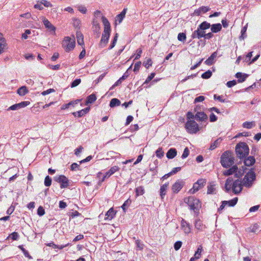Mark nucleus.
<instances>
[{
  "mask_svg": "<svg viewBox=\"0 0 261 261\" xmlns=\"http://www.w3.org/2000/svg\"><path fill=\"white\" fill-rule=\"evenodd\" d=\"M155 73L152 72L148 76L145 81L143 84L142 86H144L145 84H148L154 77Z\"/></svg>",
  "mask_w": 261,
  "mask_h": 261,
  "instance_id": "obj_52",
  "label": "nucleus"
},
{
  "mask_svg": "<svg viewBox=\"0 0 261 261\" xmlns=\"http://www.w3.org/2000/svg\"><path fill=\"white\" fill-rule=\"evenodd\" d=\"M212 75V72L210 70H208L206 72L201 74V77L203 79H208Z\"/></svg>",
  "mask_w": 261,
  "mask_h": 261,
  "instance_id": "obj_51",
  "label": "nucleus"
},
{
  "mask_svg": "<svg viewBox=\"0 0 261 261\" xmlns=\"http://www.w3.org/2000/svg\"><path fill=\"white\" fill-rule=\"evenodd\" d=\"M101 19L103 24L104 25V31L103 33H104L105 34H108L109 36H110L111 29L110 23L109 20L106 17L103 16H102Z\"/></svg>",
  "mask_w": 261,
  "mask_h": 261,
  "instance_id": "obj_10",
  "label": "nucleus"
},
{
  "mask_svg": "<svg viewBox=\"0 0 261 261\" xmlns=\"http://www.w3.org/2000/svg\"><path fill=\"white\" fill-rule=\"evenodd\" d=\"M184 202L188 204L190 210L193 211L198 215L199 210L201 207V202L199 199L194 196H189L184 199Z\"/></svg>",
  "mask_w": 261,
  "mask_h": 261,
  "instance_id": "obj_1",
  "label": "nucleus"
},
{
  "mask_svg": "<svg viewBox=\"0 0 261 261\" xmlns=\"http://www.w3.org/2000/svg\"><path fill=\"white\" fill-rule=\"evenodd\" d=\"M10 237L13 241L17 240L19 238V234L17 232H13L10 235Z\"/></svg>",
  "mask_w": 261,
  "mask_h": 261,
  "instance_id": "obj_62",
  "label": "nucleus"
},
{
  "mask_svg": "<svg viewBox=\"0 0 261 261\" xmlns=\"http://www.w3.org/2000/svg\"><path fill=\"white\" fill-rule=\"evenodd\" d=\"M119 170V168L118 166H115L112 167L110 170H109L107 172H106L105 174L101 177L103 178L104 180L106 178H108L110 176L113 174L115 172L118 171Z\"/></svg>",
  "mask_w": 261,
  "mask_h": 261,
  "instance_id": "obj_17",
  "label": "nucleus"
},
{
  "mask_svg": "<svg viewBox=\"0 0 261 261\" xmlns=\"http://www.w3.org/2000/svg\"><path fill=\"white\" fill-rule=\"evenodd\" d=\"M155 154L158 158L162 159L164 155V152L163 151V148L162 147H159L155 151Z\"/></svg>",
  "mask_w": 261,
  "mask_h": 261,
  "instance_id": "obj_50",
  "label": "nucleus"
},
{
  "mask_svg": "<svg viewBox=\"0 0 261 261\" xmlns=\"http://www.w3.org/2000/svg\"><path fill=\"white\" fill-rule=\"evenodd\" d=\"M182 244V242L180 241H176L174 244V249L176 251L178 250L181 247Z\"/></svg>",
  "mask_w": 261,
  "mask_h": 261,
  "instance_id": "obj_61",
  "label": "nucleus"
},
{
  "mask_svg": "<svg viewBox=\"0 0 261 261\" xmlns=\"http://www.w3.org/2000/svg\"><path fill=\"white\" fill-rule=\"evenodd\" d=\"M96 99L97 97L96 94L95 93H92L87 96L85 101V105H88L89 103H92L96 100Z\"/></svg>",
  "mask_w": 261,
  "mask_h": 261,
  "instance_id": "obj_32",
  "label": "nucleus"
},
{
  "mask_svg": "<svg viewBox=\"0 0 261 261\" xmlns=\"http://www.w3.org/2000/svg\"><path fill=\"white\" fill-rule=\"evenodd\" d=\"M215 185L213 183H210L207 186V194H216L215 191H216V189L215 188Z\"/></svg>",
  "mask_w": 261,
  "mask_h": 261,
  "instance_id": "obj_41",
  "label": "nucleus"
},
{
  "mask_svg": "<svg viewBox=\"0 0 261 261\" xmlns=\"http://www.w3.org/2000/svg\"><path fill=\"white\" fill-rule=\"evenodd\" d=\"M106 75V73H102V74H101L96 80H94L93 81V84L96 85L97 84H98L100 81H101L102 80V79H103V77L105 76Z\"/></svg>",
  "mask_w": 261,
  "mask_h": 261,
  "instance_id": "obj_60",
  "label": "nucleus"
},
{
  "mask_svg": "<svg viewBox=\"0 0 261 261\" xmlns=\"http://www.w3.org/2000/svg\"><path fill=\"white\" fill-rule=\"evenodd\" d=\"M195 119L198 121L206 122L208 120L207 115L203 112H197Z\"/></svg>",
  "mask_w": 261,
  "mask_h": 261,
  "instance_id": "obj_12",
  "label": "nucleus"
},
{
  "mask_svg": "<svg viewBox=\"0 0 261 261\" xmlns=\"http://www.w3.org/2000/svg\"><path fill=\"white\" fill-rule=\"evenodd\" d=\"M80 24H81V20L79 19L74 18L73 19V25L75 28H78L79 29L80 27Z\"/></svg>",
  "mask_w": 261,
  "mask_h": 261,
  "instance_id": "obj_58",
  "label": "nucleus"
},
{
  "mask_svg": "<svg viewBox=\"0 0 261 261\" xmlns=\"http://www.w3.org/2000/svg\"><path fill=\"white\" fill-rule=\"evenodd\" d=\"M238 170V167L237 165H232L229 168L223 172V174L225 176H229L236 172Z\"/></svg>",
  "mask_w": 261,
  "mask_h": 261,
  "instance_id": "obj_23",
  "label": "nucleus"
},
{
  "mask_svg": "<svg viewBox=\"0 0 261 261\" xmlns=\"http://www.w3.org/2000/svg\"><path fill=\"white\" fill-rule=\"evenodd\" d=\"M181 227L186 233H189L190 232L191 229V226L190 224L184 219H182L181 221Z\"/></svg>",
  "mask_w": 261,
  "mask_h": 261,
  "instance_id": "obj_19",
  "label": "nucleus"
},
{
  "mask_svg": "<svg viewBox=\"0 0 261 261\" xmlns=\"http://www.w3.org/2000/svg\"><path fill=\"white\" fill-rule=\"evenodd\" d=\"M204 33L202 31L200 30L198 27H197V29L195 30L191 35L192 39H201L202 38H204Z\"/></svg>",
  "mask_w": 261,
  "mask_h": 261,
  "instance_id": "obj_15",
  "label": "nucleus"
},
{
  "mask_svg": "<svg viewBox=\"0 0 261 261\" xmlns=\"http://www.w3.org/2000/svg\"><path fill=\"white\" fill-rule=\"evenodd\" d=\"M132 203V200L130 198H128L125 202L123 203L122 205L121 206V208L123 210L124 213H125L126 210L128 207Z\"/></svg>",
  "mask_w": 261,
  "mask_h": 261,
  "instance_id": "obj_42",
  "label": "nucleus"
},
{
  "mask_svg": "<svg viewBox=\"0 0 261 261\" xmlns=\"http://www.w3.org/2000/svg\"><path fill=\"white\" fill-rule=\"evenodd\" d=\"M120 104L121 102L118 99L114 98L111 100L109 106L111 108H114L120 106Z\"/></svg>",
  "mask_w": 261,
  "mask_h": 261,
  "instance_id": "obj_37",
  "label": "nucleus"
},
{
  "mask_svg": "<svg viewBox=\"0 0 261 261\" xmlns=\"http://www.w3.org/2000/svg\"><path fill=\"white\" fill-rule=\"evenodd\" d=\"M75 45V40H72L69 37H65L62 42V46L65 48L66 52H69L72 50Z\"/></svg>",
  "mask_w": 261,
  "mask_h": 261,
  "instance_id": "obj_6",
  "label": "nucleus"
},
{
  "mask_svg": "<svg viewBox=\"0 0 261 261\" xmlns=\"http://www.w3.org/2000/svg\"><path fill=\"white\" fill-rule=\"evenodd\" d=\"M243 186V183L241 180L239 179L234 180L232 184V192L236 195L239 194L242 191Z\"/></svg>",
  "mask_w": 261,
  "mask_h": 261,
  "instance_id": "obj_8",
  "label": "nucleus"
},
{
  "mask_svg": "<svg viewBox=\"0 0 261 261\" xmlns=\"http://www.w3.org/2000/svg\"><path fill=\"white\" fill-rule=\"evenodd\" d=\"M246 175H249L248 177L253 181H254L256 179V174L254 172V168H251L249 171Z\"/></svg>",
  "mask_w": 261,
  "mask_h": 261,
  "instance_id": "obj_40",
  "label": "nucleus"
},
{
  "mask_svg": "<svg viewBox=\"0 0 261 261\" xmlns=\"http://www.w3.org/2000/svg\"><path fill=\"white\" fill-rule=\"evenodd\" d=\"M52 183V179L49 175H46L45 177L44 184L45 186L49 187Z\"/></svg>",
  "mask_w": 261,
  "mask_h": 261,
  "instance_id": "obj_49",
  "label": "nucleus"
},
{
  "mask_svg": "<svg viewBox=\"0 0 261 261\" xmlns=\"http://www.w3.org/2000/svg\"><path fill=\"white\" fill-rule=\"evenodd\" d=\"M177 39L182 42H185L186 40V34L185 33H179L177 36Z\"/></svg>",
  "mask_w": 261,
  "mask_h": 261,
  "instance_id": "obj_53",
  "label": "nucleus"
},
{
  "mask_svg": "<svg viewBox=\"0 0 261 261\" xmlns=\"http://www.w3.org/2000/svg\"><path fill=\"white\" fill-rule=\"evenodd\" d=\"M235 151L237 156L240 159H243L248 155L249 148L245 142H240L236 145Z\"/></svg>",
  "mask_w": 261,
  "mask_h": 261,
  "instance_id": "obj_2",
  "label": "nucleus"
},
{
  "mask_svg": "<svg viewBox=\"0 0 261 261\" xmlns=\"http://www.w3.org/2000/svg\"><path fill=\"white\" fill-rule=\"evenodd\" d=\"M222 141V139L221 137L218 138L213 143H211L209 149L211 150L215 149L220 144Z\"/></svg>",
  "mask_w": 261,
  "mask_h": 261,
  "instance_id": "obj_35",
  "label": "nucleus"
},
{
  "mask_svg": "<svg viewBox=\"0 0 261 261\" xmlns=\"http://www.w3.org/2000/svg\"><path fill=\"white\" fill-rule=\"evenodd\" d=\"M116 214V212L112 207L106 213V216L107 218L106 219L110 220H112L115 217Z\"/></svg>",
  "mask_w": 261,
  "mask_h": 261,
  "instance_id": "obj_30",
  "label": "nucleus"
},
{
  "mask_svg": "<svg viewBox=\"0 0 261 261\" xmlns=\"http://www.w3.org/2000/svg\"><path fill=\"white\" fill-rule=\"evenodd\" d=\"M206 179L203 178L197 180V181L193 184V188L189 190V193L192 194H194L203 188L206 184Z\"/></svg>",
  "mask_w": 261,
  "mask_h": 261,
  "instance_id": "obj_7",
  "label": "nucleus"
},
{
  "mask_svg": "<svg viewBox=\"0 0 261 261\" xmlns=\"http://www.w3.org/2000/svg\"><path fill=\"white\" fill-rule=\"evenodd\" d=\"M90 110V107H87V108H86L85 109H82V110H81L80 111H77V112H73L72 113V114L74 117H81L83 116H84L85 114H86L88 113H89Z\"/></svg>",
  "mask_w": 261,
  "mask_h": 261,
  "instance_id": "obj_18",
  "label": "nucleus"
},
{
  "mask_svg": "<svg viewBox=\"0 0 261 261\" xmlns=\"http://www.w3.org/2000/svg\"><path fill=\"white\" fill-rule=\"evenodd\" d=\"M195 227L198 230L202 231L205 228V225L200 219H196L195 221Z\"/></svg>",
  "mask_w": 261,
  "mask_h": 261,
  "instance_id": "obj_33",
  "label": "nucleus"
},
{
  "mask_svg": "<svg viewBox=\"0 0 261 261\" xmlns=\"http://www.w3.org/2000/svg\"><path fill=\"white\" fill-rule=\"evenodd\" d=\"M234 159L232 153L229 150L223 152L220 158V163L224 168L230 167L234 164Z\"/></svg>",
  "mask_w": 261,
  "mask_h": 261,
  "instance_id": "obj_3",
  "label": "nucleus"
},
{
  "mask_svg": "<svg viewBox=\"0 0 261 261\" xmlns=\"http://www.w3.org/2000/svg\"><path fill=\"white\" fill-rule=\"evenodd\" d=\"M249 175H245L243 179L242 183L243 186L247 187V188H250L252 185V182L253 181L251 180L248 177Z\"/></svg>",
  "mask_w": 261,
  "mask_h": 261,
  "instance_id": "obj_25",
  "label": "nucleus"
},
{
  "mask_svg": "<svg viewBox=\"0 0 261 261\" xmlns=\"http://www.w3.org/2000/svg\"><path fill=\"white\" fill-rule=\"evenodd\" d=\"M169 186V182L165 183V184L163 185L160 190V195L161 196V197L162 199H163L164 196L166 194V191L167 189V188Z\"/></svg>",
  "mask_w": 261,
  "mask_h": 261,
  "instance_id": "obj_29",
  "label": "nucleus"
},
{
  "mask_svg": "<svg viewBox=\"0 0 261 261\" xmlns=\"http://www.w3.org/2000/svg\"><path fill=\"white\" fill-rule=\"evenodd\" d=\"M152 64V62L150 58L147 59V60L144 61L143 63V66H144L147 69L149 68V67L151 66Z\"/></svg>",
  "mask_w": 261,
  "mask_h": 261,
  "instance_id": "obj_56",
  "label": "nucleus"
},
{
  "mask_svg": "<svg viewBox=\"0 0 261 261\" xmlns=\"http://www.w3.org/2000/svg\"><path fill=\"white\" fill-rule=\"evenodd\" d=\"M177 155V150L175 148H170L166 153V156L168 159H172Z\"/></svg>",
  "mask_w": 261,
  "mask_h": 261,
  "instance_id": "obj_24",
  "label": "nucleus"
},
{
  "mask_svg": "<svg viewBox=\"0 0 261 261\" xmlns=\"http://www.w3.org/2000/svg\"><path fill=\"white\" fill-rule=\"evenodd\" d=\"M248 76V74L246 73H243L240 72H237L235 75V77L238 79L237 82L239 83L244 82Z\"/></svg>",
  "mask_w": 261,
  "mask_h": 261,
  "instance_id": "obj_22",
  "label": "nucleus"
},
{
  "mask_svg": "<svg viewBox=\"0 0 261 261\" xmlns=\"http://www.w3.org/2000/svg\"><path fill=\"white\" fill-rule=\"evenodd\" d=\"M81 82V80L80 79H76L73 81H72L70 84V87L71 88L75 87L78 86Z\"/></svg>",
  "mask_w": 261,
  "mask_h": 261,
  "instance_id": "obj_55",
  "label": "nucleus"
},
{
  "mask_svg": "<svg viewBox=\"0 0 261 261\" xmlns=\"http://www.w3.org/2000/svg\"><path fill=\"white\" fill-rule=\"evenodd\" d=\"M28 92L29 90L25 86H21L17 90V93L20 96H24Z\"/></svg>",
  "mask_w": 261,
  "mask_h": 261,
  "instance_id": "obj_34",
  "label": "nucleus"
},
{
  "mask_svg": "<svg viewBox=\"0 0 261 261\" xmlns=\"http://www.w3.org/2000/svg\"><path fill=\"white\" fill-rule=\"evenodd\" d=\"M77 9L78 10L83 14H86L87 11V8L83 5L78 6Z\"/></svg>",
  "mask_w": 261,
  "mask_h": 261,
  "instance_id": "obj_63",
  "label": "nucleus"
},
{
  "mask_svg": "<svg viewBox=\"0 0 261 261\" xmlns=\"http://www.w3.org/2000/svg\"><path fill=\"white\" fill-rule=\"evenodd\" d=\"M102 173L101 172H99L96 175V178L99 179V181L97 182L98 186H101L102 182L105 181L103 178H101Z\"/></svg>",
  "mask_w": 261,
  "mask_h": 261,
  "instance_id": "obj_54",
  "label": "nucleus"
},
{
  "mask_svg": "<svg viewBox=\"0 0 261 261\" xmlns=\"http://www.w3.org/2000/svg\"><path fill=\"white\" fill-rule=\"evenodd\" d=\"M37 215L39 216H42L45 214V210L43 206H40L37 209Z\"/></svg>",
  "mask_w": 261,
  "mask_h": 261,
  "instance_id": "obj_59",
  "label": "nucleus"
},
{
  "mask_svg": "<svg viewBox=\"0 0 261 261\" xmlns=\"http://www.w3.org/2000/svg\"><path fill=\"white\" fill-rule=\"evenodd\" d=\"M141 65V61H138L136 63H135V66H134V71L135 72H137L139 70Z\"/></svg>",
  "mask_w": 261,
  "mask_h": 261,
  "instance_id": "obj_64",
  "label": "nucleus"
},
{
  "mask_svg": "<svg viewBox=\"0 0 261 261\" xmlns=\"http://www.w3.org/2000/svg\"><path fill=\"white\" fill-rule=\"evenodd\" d=\"M247 170V168L245 167L242 170L240 169L238 170V169L237 170L236 172L234 173V176L236 177L237 178H240L242 177L244 173L245 172L246 170Z\"/></svg>",
  "mask_w": 261,
  "mask_h": 261,
  "instance_id": "obj_46",
  "label": "nucleus"
},
{
  "mask_svg": "<svg viewBox=\"0 0 261 261\" xmlns=\"http://www.w3.org/2000/svg\"><path fill=\"white\" fill-rule=\"evenodd\" d=\"M5 40L2 37H0V54L4 52L6 49Z\"/></svg>",
  "mask_w": 261,
  "mask_h": 261,
  "instance_id": "obj_44",
  "label": "nucleus"
},
{
  "mask_svg": "<svg viewBox=\"0 0 261 261\" xmlns=\"http://www.w3.org/2000/svg\"><path fill=\"white\" fill-rule=\"evenodd\" d=\"M211 10V8L208 7L206 6H202L199 8L196 9L193 15L199 16L201 13H205L206 12L209 11Z\"/></svg>",
  "mask_w": 261,
  "mask_h": 261,
  "instance_id": "obj_14",
  "label": "nucleus"
},
{
  "mask_svg": "<svg viewBox=\"0 0 261 261\" xmlns=\"http://www.w3.org/2000/svg\"><path fill=\"white\" fill-rule=\"evenodd\" d=\"M247 29V24L245 25L244 27H243L241 31V36L239 37V39L240 40H242L245 39L247 37V34H246V31Z\"/></svg>",
  "mask_w": 261,
  "mask_h": 261,
  "instance_id": "obj_38",
  "label": "nucleus"
},
{
  "mask_svg": "<svg viewBox=\"0 0 261 261\" xmlns=\"http://www.w3.org/2000/svg\"><path fill=\"white\" fill-rule=\"evenodd\" d=\"M185 127L190 134H196L199 130L198 124L194 120H188L185 123Z\"/></svg>",
  "mask_w": 261,
  "mask_h": 261,
  "instance_id": "obj_4",
  "label": "nucleus"
},
{
  "mask_svg": "<svg viewBox=\"0 0 261 261\" xmlns=\"http://www.w3.org/2000/svg\"><path fill=\"white\" fill-rule=\"evenodd\" d=\"M43 22L45 27L49 30L50 34L52 35H55L56 28L50 22V21L48 19L44 18L43 20Z\"/></svg>",
  "mask_w": 261,
  "mask_h": 261,
  "instance_id": "obj_13",
  "label": "nucleus"
},
{
  "mask_svg": "<svg viewBox=\"0 0 261 261\" xmlns=\"http://www.w3.org/2000/svg\"><path fill=\"white\" fill-rule=\"evenodd\" d=\"M252 53H253V51H250V52L248 53L245 57H243L244 62H248L249 61L250 62L251 60V58L252 56Z\"/></svg>",
  "mask_w": 261,
  "mask_h": 261,
  "instance_id": "obj_57",
  "label": "nucleus"
},
{
  "mask_svg": "<svg viewBox=\"0 0 261 261\" xmlns=\"http://www.w3.org/2000/svg\"><path fill=\"white\" fill-rule=\"evenodd\" d=\"M222 25L220 23H214L211 25V30L212 33H217L222 30Z\"/></svg>",
  "mask_w": 261,
  "mask_h": 261,
  "instance_id": "obj_26",
  "label": "nucleus"
},
{
  "mask_svg": "<svg viewBox=\"0 0 261 261\" xmlns=\"http://www.w3.org/2000/svg\"><path fill=\"white\" fill-rule=\"evenodd\" d=\"M242 126L244 128L250 129L255 126V123L254 121H251V122L246 121L243 123Z\"/></svg>",
  "mask_w": 261,
  "mask_h": 261,
  "instance_id": "obj_48",
  "label": "nucleus"
},
{
  "mask_svg": "<svg viewBox=\"0 0 261 261\" xmlns=\"http://www.w3.org/2000/svg\"><path fill=\"white\" fill-rule=\"evenodd\" d=\"M18 248L21 250V251L23 252L25 257H28L29 259H32L33 257L31 256L29 253V252L25 249V248L23 247V245L18 246Z\"/></svg>",
  "mask_w": 261,
  "mask_h": 261,
  "instance_id": "obj_47",
  "label": "nucleus"
},
{
  "mask_svg": "<svg viewBox=\"0 0 261 261\" xmlns=\"http://www.w3.org/2000/svg\"><path fill=\"white\" fill-rule=\"evenodd\" d=\"M244 163L245 166L250 167L255 163V159L253 155L246 156L244 159Z\"/></svg>",
  "mask_w": 261,
  "mask_h": 261,
  "instance_id": "obj_16",
  "label": "nucleus"
},
{
  "mask_svg": "<svg viewBox=\"0 0 261 261\" xmlns=\"http://www.w3.org/2000/svg\"><path fill=\"white\" fill-rule=\"evenodd\" d=\"M198 27L199 28V29L202 31L203 32H205V30L210 28L211 27V24H210V23L206 21H204L203 22H202V23H201L198 26Z\"/></svg>",
  "mask_w": 261,
  "mask_h": 261,
  "instance_id": "obj_31",
  "label": "nucleus"
},
{
  "mask_svg": "<svg viewBox=\"0 0 261 261\" xmlns=\"http://www.w3.org/2000/svg\"><path fill=\"white\" fill-rule=\"evenodd\" d=\"M145 192L143 187L140 186L135 189L136 196L138 197L140 195L144 194Z\"/></svg>",
  "mask_w": 261,
  "mask_h": 261,
  "instance_id": "obj_43",
  "label": "nucleus"
},
{
  "mask_svg": "<svg viewBox=\"0 0 261 261\" xmlns=\"http://www.w3.org/2000/svg\"><path fill=\"white\" fill-rule=\"evenodd\" d=\"M30 103V101H24L21 102L14 104L8 108V110H16L21 108H24Z\"/></svg>",
  "mask_w": 261,
  "mask_h": 261,
  "instance_id": "obj_11",
  "label": "nucleus"
},
{
  "mask_svg": "<svg viewBox=\"0 0 261 261\" xmlns=\"http://www.w3.org/2000/svg\"><path fill=\"white\" fill-rule=\"evenodd\" d=\"M185 185V182L182 179H178L172 185L171 190L173 193H178Z\"/></svg>",
  "mask_w": 261,
  "mask_h": 261,
  "instance_id": "obj_9",
  "label": "nucleus"
},
{
  "mask_svg": "<svg viewBox=\"0 0 261 261\" xmlns=\"http://www.w3.org/2000/svg\"><path fill=\"white\" fill-rule=\"evenodd\" d=\"M226 202V205H228L229 206H234L236 205V204L237 203L238 201V197H234L233 199L230 200H224Z\"/></svg>",
  "mask_w": 261,
  "mask_h": 261,
  "instance_id": "obj_39",
  "label": "nucleus"
},
{
  "mask_svg": "<svg viewBox=\"0 0 261 261\" xmlns=\"http://www.w3.org/2000/svg\"><path fill=\"white\" fill-rule=\"evenodd\" d=\"M110 36L108 34H105L104 33L102 34V37L99 43L100 47L102 48L106 46L109 41Z\"/></svg>",
  "mask_w": 261,
  "mask_h": 261,
  "instance_id": "obj_20",
  "label": "nucleus"
},
{
  "mask_svg": "<svg viewBox=\"0 0 261 261\" xmlns=\"http://www.w3.org/2000/svg\"><path fill=\"white\" fill-rule=\"evenodd\" d=\"M217 56V52L215 51L206 60L204 63L208 66L213 65L215 63V59Z\"/></svg>",
  "mask_w": 261,
  "mask_h": 261,
  "instance_id": "obj_21",
  "label": "nucleus"
},
{
  "mask_svg": "<svg viewBox=\"0 0 261 261\" xmlns=\"http://www.w3.org/2000/svg\"><path fill=\"white\" fill-rule=\"evenodd\" d=\"M93 25L94 27V32L96 34L97 37H99L100 34V27L99 23L97 20H93L92 22Z\"/></svg>",
  "mask_w": 261,
  "mask_h": 261,
  "instance_id": "obj_27",
  "label": "nucleus"
},
{
  "mask_svg": "<svg viewBox=\"0 0 261 261\" xmlns=\"http://www.w3.org/2000/svg\"><path fill=\"white\" fill-rule=\"evenodd\" d=\"M76 38L77 43L80 45H84V36L81 31H76Z\"/></svg>",
  "mask_w": 261,
  "mask_h": 261,
  "instance_id": "obj_36",
  "label": "nucleus"
},
{
  "mask_svg": "<svg viewBox=\"0 0 261 261\" xmlns=\"http://www.w3.org/2000/svg\"><path fill=\"white\" fill-rule=\"evenodd\" d=\"M81 100V99H76L75 100L71 101L68 103L64 104L61 107V110L67 109L71 106L74 107V106L77 104Z\"/></svg>",
  "mask_w": 261,
  "mask_h": 261,
  "instance_id": "obj_28",
  "label": "nucleus"
},
{
  "mask_svg": "<svg viewBox=\"0 0 261 261\" xmlns=\"http://www.w3.org/2000/svg\"><path fill=\"white\" fill-rule=\"evenodd\" d=\"M118 38V34L117 33H116L115 34V36L111 42V44L108 48L109 49H112L114 47V46H115L116 42L117 41Z\"/></svg>",
  "mask_w": 261,
  "mask_h": 261,
  "instance_id": "obj_45",
  "label": "nucleus"
},
{
  "mask_svg": "<svg viewBox=\"0 0 261 261\" xmlns=\"http://www.w3.org/2000/svg\"><path fill=\"white\" fill-rule=\"evenodd\" d=\"M54 180L60 184L61 189L67 188L69 186L70 180L64 175H56L54 177Z\"/></svg>",
  "mask_w": 261,
  "mask_h": 261,
  "instance_id": "obj_5",
  "label": "nucleus"
}]
</instances>
